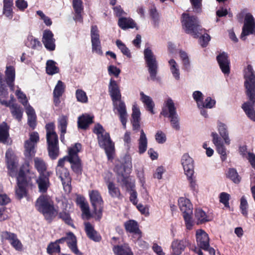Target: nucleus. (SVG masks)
Wrapping results in <instances>:
<instances>
[{"label": "nucleus", "instance_id": "f257e3e1", "mask_svg": "<svg viewBox=\"0 0 255 255\" xmlns=\"http://www.w3.org/2000/svg\"><path fill=\"white\" fill-rule=\"evenodd\" d=\"M5 162L8 174L11 177H16L17 186L15 187V195L17 198L21 199L27 194L26 187L32 178L35 177V174L31 172L29 164L24 163L17 171L18 160L11 149H8L5 153Z\"/></svg>", "mask_w": 255, "mask_h": 255}, {"label": "nucleus", "instance_id": "f03ea898", "mask_svg": "<svg viewBox=\"0 0 255 255\" xmlns=\"http://www.w3.org/2000/svg\"><path fill=\"white\" fill-rule=\"evenodd\" d=\"M122 165H117L115 170L119 174L118 182L130 192V201L134 204H137V192L135 190V184L128 177L132 168L131 158L129 155H126L122 161Z\"/></svg>", "mask_w": 255, "mask_h": 255}, {"label": "nucleus", "instance_id": "7ed1b4c3", "mask_svg": "<svg viewBox=\"0 0 255 255\" xmlns=\"http://www.w3.org/2000/svg\"><path fill=\"white\" fill-rule=\"evenodd\" d=\"M89 195L93 208V214L90 213L88 204L84 201H81L80 207L82 211V216L87 219L93 217L97 220H100L102 216L104 203L101 194L97 190H92L89 191Z\"/></svg>", "mask_w": 255, "mask_h": 255}, {"label": "nucleus", "instance_id": "20e7f679", "mask_svg": "<svg viewBox=\"0 0 255 255\" xmlns=\"http://www.w3.org/2000/svg\"><path fill=\"white\" fill-rule=\"evenodd\" d=\"M93 131L97 135L100 146L105 149L108 159H112L115 153V146L109 134L105 130L103 126L100 124H97L95 126Z\"/></svg>", "mask_w": 255, "mask_h": 255}, {"label": "nucleus", "instance_id": "39448f33", "mask_svg": "<svg viewBox=\"0 0 255 255\" xmlns=\"http://www.w3.org/2000/svg\"><path fill=\"white\" fill-rule=\"evenodd\" d=\"M35 206L48 221H51L57 214V210L54 208L53 201L48 195L40 196L37 199Z\"/></svg>", "mask_w": 255, "mask_h": 255}, {"label": "nucleus", "instance_id": "423d86ee", "mask_svg": "<svg viewBox=\"0 0 255 255\" xmlns=\"http://www.w3.org/2000/svg\"><path fill=\"white\" fill-rule=\"evenodd\" d=\"M181 23L185 31L194 37H199V35L202 33L199 31H201L202 28L196 17L190 15L188 13H184L182 15Z\"/></svg>", "mask_w": 255, "mask_h": 255}, {"label": "nucleus", "instance_id": "0eeeda50", "mask_svg": "<svg viewBox=\"0 0 255 255\" xmlns=\"http://www.w3.org/2000/svg\"><path fill=\"white\" fill-rule=\"evenodd\" d=\"M196 239L197 246L199 248L195 247L193 251L198 255H203L201 249L207 251L210 255H215V250L209 245L208 235L203 230L199 229L196 232Z\"/></svg>", "mask_w": 255, "mask_h": 255}, {"label": "nucleus", "instance_id": "6e6552de", "mask_svg": "<svg viewBox=\"0 0 255 255\" xmlns=\"http://www.w3.org/2000/svg\"><path fill=\"white\" fill-rule=\"evenodd\" d=\"M244 85L246 94L252 103L255 102V73L251 65H248L244 70Z\"/></svg>", "mask_w": 255, "mask_h": 255}, {"label": "nucleus", "instance_id": "1a4fd4ad", "mask_svg": "<svg viewBox=\"0 0 255 255\" xmlns=\"http://www.w3.org/2000/svg\"><path fill=\"white\" fill-rule=\"evenodd\" d=\"M144 58L148 68L151 80L156 79L158 64L155 56L150 48H146L144 50Z\"/></svg>", "mask_w": 255, "mask_h": 255}, {"label": "nucleus", "instance_id": "9d476101", "mask_svg": "<svg viewBox=\"0 0 255 255\" xmlns=\"http://www.w3.org/2000/svg\"><path fill=\"white\" fill-rule=\"evenodd\" d=\"M125 227L126 231L133 234V238L137 239V243L138 245L143 246V248H147V244L140 240L141 238V232L139 229L137 223L134 220H128L125 223Z\"/></svg>", "mask_w": 255, "mask_h": 255}, {"label": "nucleus", "instance_id": "9b49d317", "mask_svg": "<svg viewBox=\"0 0 255 255\" xmlns=\"http://www.w3.org/2000/svg\"><path fill=\"white\" fill-rule=\"evenodd\" d=\"M29 138L24 143V155L26 157H31L35 154V147L39 141L38 133L36 131L29 133Z\"/></svg>", "mask_w": 255, "mask_h": 255}, {"label": "nucleus", "instance_id": "f8f14e48", "mask_svg": "<svg viewBox=\"0 0 255 255\" xmlns=\"http://www.w3.org/2000/svg\"><path fill=\"white\" fill-rule=\"evenodd\" d=\"M46 139L49 156L52 159H55L59 154L58 136L56 132L48 133L46 134Z\"/></svg>", "mask_w": 255, "mask_h": 255}, {"label": "nucleus", "instance_id": "ddd939ff", "mask_svg": "<svg viewBox=\"0 0 255 255\" xmlns=\"http://www.w3.org/2000/svg\"><path fill=\"white\" fill-rule=\"evenodd\" d=\"M255 33V20L253 16L250 13L246 14L244 19V24L241 35V38L243 40L246 37L250 34Z\"/></svg>", "mask_w": 255, "mask_h": 255}, {"label": "nucleus", "instance_id": "4468645a", "mask_svg": "<svg viewBox=\"0 0 255 255\" xmlns=\"http://www.w3.org/2000/svg\"><path fill=\"white\" fill-rule=\"evenodd\" d=\"M92 51L93 53L99 55L103 54L99 31L97 26H92L91 29Z\"/></svg>", "mask_w": 255, "mask_h": 255}, {"label": "nucleus", "instance_id": "2eb2a0df", "mask_svg": "<svg viewBox=\"0 0 255 255\" xmlns=\"http://www.w3.org/2000/svg\"><path fill=\"white\" fill-rule=\"evenodd\" d=\"M114 109L118 112L120 120L124 128H126V123L128 115L127 112L126 106L124 101L121 99L113 101Z\"/></svg>", "mask_w": 255, "mask_h": 255}, {"label": "nucleus", "instance_id": "dca6fc26", "mask_svg": "<svg viewBox=\"0 0 255 255\" xmlns=\"http://www.w3.org/2000/svg\"><path fill=\"white\" fill-rule=\"evenodd\" d=\"M189 245L190 242L186 239L173 240L170 246L171 255H180Z\"/></svg>", "mask_w": 255, "mask_h": 255}, {"label": "nucleus", "instance_id": "f3484780", "mask_svg": "<svg viewBox=\"0 0 255 255\" xmlns=\"http://www.w3.org/2000/svg\"><path fill=\"white\" fill-rule=\"evenodd\" d=\"M56 174L60 178L65 191L70 193L71 190V179L67 169L60 167L59 169H56Z\"/></svg>", "mask_w": 255, "mask_h": 255}, {"label": "nucleus", "instance_id": "a211bd4d", "mask_svg": "<svg viewBox=\"0 0 255 255\" xmlns=\"http://www.w3.org/2000/svg\"><path fill=\"white\" fill-rule=\"evenodd\" d=\"M181 163L186 176L193 175L194 173V160L188 153L184 154L181 159Z\"/></svg>", "mask_w": 255, "mask_h": 255}, {"label": "nucleus", "instance_id": "6ab92c4d", "mask_svg": "<svg viewBox=\"0 0 255 255\" xmlns=\"http://www.w3.org/2000/svg\"><path fill=\"white\" fill-rule=\"evenodd\" d=\"M211 136L212 142L216 148L217 151L220 154L222 161H225L227 158L226 149L222 139L216 132H212Z\"/></svg>", "mask_w": 255, "mask_h": 255}, {"label": "nucleus", "instance_id": "aec40b11", "mask_svg": "<svg viewBox=\"0 0 255 255\" xmlns=\"http://www.w3.org/2000/svg\"><path fill=\"white\" fill-rule=\"evenodd\" d=\"M54 35L50 30H45L43 33L42 42L45 47L49 51L55 49V39Z\"/></svg>", "mask_w": 255, "mask_h": 255}, {"label": "nucleus", "instance_id": "412c9836", "mask_svg": "<svg viewBox=\"0 0 255 255\" xmlns=\"http://www.w3.org/2000/svg\"><path fill=\"white\" fill-rule=\"evenodd\" d=\"M176 114L177 113L174 103L171 98H168L164 102L161 115L167 117Z\"/></svg>", "mask_w": 255, "mask_h": 255}, {"label": "nucleus", "instance_id": "4be33fe9", "mask_svg": "<svg viewBox=\"0 0 255 255\" xmlns=\"http://www.w3.org/2000/svg\"><path fill=\"white\" fill-rule=\"evenodd\" d=\"M217 60L222 72L225 74L230 73V61L228 54L225 52L220 53L217 57Z\"/></svg>", "mask_w": 255, "mask_h": 255}, {"label": "nucleus", "instance_id": "5701e85b", "mask_svg": "<svg viewBox=\"0 0 255 255\" xmlns=\"http://www.w3.org/2000/svg\"><path fill=\"white\" fill-rule=\"evenodd\" d=\"M109 92L112 101L121 99V94L117 82L111 78L109 85Z\"/></svg>", "mask_w": 255, "mask_h": 255}, {"label": "nucleus", "instance_id": "b1692460", "mask_svg": "<svg viewBox=\"0 0 255 255\" xmlns=\"http://www.w3.org/2000/svg\"><path fill=\"white\" fill-rule=\"evenodd\" d=\"M178 206L183 213V215L185 214H192L193 206L190 201L185 198L180 197L179 198Z\"/></svg>", "mask_w": 255, "mask_h": 255}, {"label": "nucleus", "instance_id": "393cba45", "mask_svg": "<svg viewBox=\"0 0 255 255\" xmlns=\"http://www.w3.org/2000/svg\"><path fill=\"white\" fill-rule=\"evenodd\" d=\"M140 112L137 104H134L132 107L131 123L133 130H137L140 128Z\"/></svg>", "mask_w": 255, "mask_h": 255}, {"label": "nucleus", "instance_id": "a878e982", "mask_svg": "<svg viewBox=\"0 0 255 255\" xmlns=\"http://www.w3.org/2000/svg\"><path fill=\"white\" fill-rule=\"evenodd\" d=\"M66 239V243L71 251L77 255H81L77 246V240L74 235L72 233L67 234Z\"/></svg>", "mask_w": 255, "mask_h": 255}, {"label": "nucleus", "instance_id": "bb28decb", "mask_svg": "<svg viewBox=\"0 0 255 255\" xmlns=\"http://www.w3.org/2000/svg\"><path fill=\"white\" fill-rule=\"evenodd\" d=\"M140 100L143 103L146 110L149 112L151 114H154L155 112L153 108L155 105L152 98L145 95L143 92L140 93Z\"/></svg>", "mask_w": 255, "mask_h": 255}, {"label": "nucleus", "instance_id": "cd10ccee", "mask_svg": "<svg viewBox=\"0 0 255 255\" xmlns=\"http://www.w3.org/2000/svg\"><path fill=\"white\" fill-rule=\"evenodd\" d=\"M25 109L27 115L28 125L33 129L36 126V116L35 111L31 106H28Z\"/></svg>", "mask_w": 255, "mask_h": 255}, {"label": "nucleus", "instance_id": "c85d7f7f", "mask_svg": "<svg viewBox=\"0 0 255 255\" xmlns=\"http://www.w3.org/2000/svg\"><path fill=\"white\" fill-rule=\"evenodd\" d=\"M72 5L75 13L74 19L77 21L81 22L82 21L81 13L83 10L82 1L81 0H73Z\"/></svg>", "mask_w": 255, "mask_h": 255}, {"label": "nucleus", "instance_id": "c756f323", "mask_svg": "<svg viewBox=\"0 0 255 255\" xmlns=\"http://www.w3.org/2000/svg\"><path fill=\"white\" fill-rule=\"evenodd\" d=\"M6 80L11 91L14 90L13 83L15 79V69L13 66H6L5 70Z\"/></svg>", "mask_w": 255, "mask_h": 255}, {"label": "nucleus", "instance_id": "7c9ffc66", "mask_svg": "<svg viewBox=\"0 0 255 255\" xmlns=\"http://www.w3.org/2000/svg\"><path fill=\"white\" fill-rule=\"evenodd\" d=\"M82 149V145L79 143H76L74 145L68 148V160H77L79 158L78 153Z\"/></svg>", "mask_w": 255, "mask_h": 255}, {"label": "nucleus", "instance_id": "2f4dec72", "mask_svg": "<svg viewBox=\"0 0 255 255\" xmlns=\"http://www.w3.org/2000/svg\"><path fill=\"white\" fill-rule=\"evenodd\" d=\"M147 138L145 133L143 129L140 130V134L138 139V152L140 154H143L147 150Z\"/></svg>", "mask_w": 255, "mask_h": 255}, {"label": "nucleus", "instance_id": "473e14b6", "mask_svg": "<svg viewBox=\"0 0 255 255\" xmlns=\"http://www.w3.org/2000/svg\"><path fill=\"white\" fill-rule=\"evenodd\" d=\"M217 129L220 135L224 139L225 143L227 144H230V139L229 136L227 126L221 122H218L217 123Z\"/></svg>", "mask_w": 255, "mask_h": 255}, {"label": "nucleus", "instance_id": "72a5a7b5", "mask_svg": "<svg viewBox=\"0 0 255 255\" xmlns=\"http://www.w3.org/2000/svg\"><path fill=\"white\" fill-rule=\"evenodd\" d=\"M36 182L39 191L42 193L46 192L50 185L48 177L46 175L41 174Z\"/></svg>", "mask_w": 255, "mask_h": 255}, {"label": "nucleus", "instance_id": "f704fd0d", "mask_svg": "<svg viewBox=\"0 0 255 255\" xmlns=\"http://www.w3.org/2000/svg\"><path fill=\"white\" fill-rule=\"evenodd\" d=\"M85 231L88 237L95 242L100 241L101 237L98 233L94 230L93 227L89 223H86L85 224Z\"/></svg>", "mask_w": 255, "mask_h": 255}, {"label": "nucleus", "instance_id": "c9c22d12", "mask_svg": "<svg viewBox=\"0 0 255 255\" xmlns=\"http://www.w3.org/2000/svg\"><path fill=\"white\" fill-rule=\"evenodd\" d=\"M113 251L117 255H133L130 248L126 244L122 246H114Z\"/></svg>", "mask_w": 255, "mask_h": 255}, {"label": "nucleus", "instance_id": "e433bc0d", "mask_svg": "<svg viewBox=\"0 0 255 255\" xmlns=\"http://www.w3.org/2000/svg\"><path fill=\"white\" fill-rule=\"evenodd\" d=\"M168 65L173 77L177 80L180 79V69L178 64L173 59L168 61Z\"/></svg>", "mask_w": 255, "mask_h": 255}, {"label": "nucleus", "instance_id": "4c0bfd02", "mask_svg": "<svg viewBox=\"0 0 255 255\" xmlns=\"http://www.w3.org/2000/svg\"><path fill=\"white\" fill-rule=\"evenodd\" d=\"M93 117L87 114L83 115L78 118V125L79 128L86 129L93 122Z\"/></svg>", "mask_w": 255, "mask_h": 255}, {"label": "nucleus", "instance_id": "58836bf2", "mask_svg": "<svg viewBox=\"0 0 255 255\" xmlns=\"http://www.w3.org/2000/svg\"><path fill=\"white\" fill-rule=\"evenodd\" d=\"M194 214L198 224L204 223L210 220V217L201 208L196 209Z\"/></svg>", "mask_w": 255, "mask_h": 255}, {"label": "nucleus", "instance_id": "ea45409f", "mask_svg": "<svg viewBox=\"0 0 255 255\" xmlns=\"http://www.w3.org/2000/svg\"><path fill=\"white\" fill-rule=\"evenodd\" d=\"M118 25L123 29L133 28L136 26L135 23L131 18L125 17L119 18Z\"/></svg>", "mask_w": 255, "mask_h": 255}, {"label": "nucleus", "instance_id": "a19ab883", "mask_svg": "<svg viewBox=\"0 0 255 255\" xmlns=\"http://www.w3.org/2000/svg\"><path fill=\"white\" fill-rule=\"evenodd\" d=\"M10 112L14 118L16 119L18 121H20L23 115V110L22 108L17 104H10Z\"/></svg>", "mask_w": 255, "mask_h": 255}, {"label": "nucleus", "instance_id": "79ce46f5", "mask_svg": "<svg viewBox=\"0 0 255 255\" xmlns=\"http://www.w3.org/2000/svg\"><path fill=\"white\" fill-rule=\"evenodd\" d=\"M249 102L244 103L242 108L245 112L248 117L252 121L255 122V111L253 109V106L255 104L252 103L250 100Z\"/></svg>", "mask_w": 255, "mask_h": 255}, {"label": "nucleus", "instance_id": "37998d69", "mask_svg": "<svg viewBox=\"0 0 255 255\" xmlns=\"http://www.w3.org/2000/svg\"><path fill=\"white\" fill-rule=\"evenodd\" d=\"M7 97L8 92L5 89V86L0 87V103L1 105L6 107L10 106V104L14 101L13 96L11 97V100L9 101L6 100Z\"/></svg>", "mask_w": 255, "mask_h": 255}, {"label": "nucleus", "instance_id": "c03bdc74", "mask_svg": "<svg viewBox=\"0 0 255 255\" xmlns=\"http://www.w3.org/2000/svg\"><path fill=\"white\" fill-rule=\"evenodd\" d=\"M46 72L49 75L58 73L59 69L57 66V63L52 60H48L46 64Z\"/></svg>", "mask_w": 255, "mask_h": 255}, {"label": "nucleus", "instance_id": "a18cd8bd", "mask_svg": "<svg viewBox=\"0 0 255 255\" xmlns=\"http://www.w3.org/2000/svg\"><path fill=\"white\" fill-rule=\"evenodd\" d=\"M67 121L68 117L63 115L61 116L58 119V128L61 132V140L62 141L64 139V134L66 132Z\"/></svg>", "mask_w": 255, "mask_h": 255}, {"label": "nucleus", "instance_id": "49530a36", "mask_svg": "<svg viewBox=\"0 0 255 255\" xmlns=\"http://www.w3.org/2000/svg\"><path fill=\"white\" fill-rule=\"evenodd\" d=\"M109 194L113 198H119L121 195L119 189L112 182L106 181Z\"/></svg>", "mask_w": 255, "mask_h": 255}, {"label": "nucleus", "instance_id": "de8ad7c7", "mask_svg": "<svg viewBox=\"0 0 255 255\" xmlns=\"http://www.w3.org/2000/svg\"><path fill=\"white\" fill-rule=\"evenodd\" d=\"M9 136L8 127L6 123L0 125V142L5 143Z\"/></svg>", "mask_w": 255, "mask_h": 255}, {"label": "nucleus", "instance_id": "09e8293b", "mask_svg": "<svg viewBox=\"0 0 255 255\" xmlns=\"http://www.w3.org/2000/svg\"><path fill=\"white\" fill-rule=\"evenodd\" d=\"M15 94L19 102L24 106L25 109L28 106H30L28 104V101L26 95L21 91L18 87H17Z\"/></svg>", "mask_w": 255, "mask_h": 255}, {"label": "nucleus", "instance_id": "8fccbe9b", "mask_svg": "<svg viewBox=\"0 0 255 255\" xmlns=\"http://www.w3.org/2000/svg\"><path fill=\"white\" fill-rule=\"evenodd\" d=\"M34 162L35 168L39 172L40 175L42 174L47 168L45 162L41 158L37 157L34 158Z\"/></svg>", "mask_w": 255, "mask_h": 255}, {"label": "nucleus", "instance_id": "3c124183", "mask_svg": "<svg viewBox=\"0 0 255 255\" xmlns=\"http://www.w3.org/2000/svg\"><path fill=\"white\" fill-rule=\"evenodd\" d=\"M75 96L78 102L86 104L88 102V98L86 93L81 89H78L75 91Z\"/></svg>", "mask_w": 255, "mask_h": 255}, {"label": "nucleus", "instance_id": "603ef678", "mask_svg": "<svg viewBox=\"0 0 255 255\" xmlns=\"http://www.w3.org/2000/svg\"><path fill=\"white\" fill-rule=\"evenodd\" d=\"M65 85L64 83L61 80L58 81L53 91V95L62 96L65 91Z\"/></svg>", "mask_w": 255, "mask_h": 255}, {"label": "nucleus", "instance_id": "864d4df0", "mask_svg": "<svg viewBox=\"0 0 255 255\" xmlns=\"http://www.w3.org/2000/svg\"><path fill=\"white\" fill-rule=\"evenodd\" d=\"M116 43L117 47L124 55L127 56L128 58L131 57L130 50L122 41L117 40Z\"/></svg>", "mask_w": 255, "mask_h": 255}, {"label": "nucleus", "instance_id": "5fc2aeb1", "mask_svg": "<svg viewBox=\"0 0 255 255\" xmlns=\"http://www.w3.org/2000/svg\"><path fill=\"white\" fill-rule=\"evenodd\" d=\"M216 101L210 97H207L201 103V106L199 108H206V109H212L215 107Z\"/></svg>", "mask_w": 255, "mask_h": 255}, {"label": "nucleus", "instance_id": "6e6d98bb", "mask_svg": "<svg viewBox=\"0 0 255 255\" xmlns=\"http://www.w3.org/2000/svg\"><path fill=\"white\" fill-rule=\"evenodd\" d=\"M60 252V248L57 243H51L47 248V252L50 255H54L56 254L59 253Z\"/></svg>", "mask_w": 255, "mask_h": 255}, {"label": "nucleus", "instance_id": "4d7b16f0", "mask_svg": "<svg viewBox=\"0 0 255 255\" xmlns=\"http://www.w3.org/2000/svg\"><path fill=\"white\" fill-rule=\"evenodd\" d=\"M205 31V29H203L201 31H199V32H202V33L199 35V37H197L199 38V42L202 47L206 46L211 39L209 34L204 33Z\"/></svg>", "mask_w": 255, "mask_h": 255}, {"label": "nucleus", "instance_id": "13d9d810", "mask_svg": "<svg viewBox=\"0 0 255 255\" xmlns=\"http://www.w3.org/2000/svg\"><path fill=\"white\" fill-rule=\"evenodd\" d=\"M227 176L235 183H239L240 182L241 177L238 175L236 170L234 168L229 169Z\"/></svg>", "mask_w": 255, "mask_h": 255}, {"label": "nucleus", "instance_id": "bf43d9fd", "mask_svg": "<svg viewBox=\"0 0 255 255\" xmlns=\"http://www.w3.org/2000/svg\"><path fill=\"white\" fill-rule=\"evenodd\" d=\"M71 164V168L73 171L77 173L81 172L82 166L79 158L77 160H68Z\"/></svg>", "mask_w": 255, "mask_h": 255}, {"label": "nucleus", "instance_id": "052dcab7", "mask_svg": "<svg viewBox=\"0 0 255 255\" xmlns=\"http://www.w3.org/2000/svg\"><path fill=\"white\" fill-rule=\"evenodd\" d=\"M138 178L142 187V189L144 190L145 192V199L146 200L148 199L149 195L146 189V181L144 175L142 172L139 173L138 174Z\"/></svg>", "mask_w": 255, "mask_h": 255}, {"label": "nucleus", "instance_id": "680f3d73", "mask_svg": "<svg viewBox=\"0 0 255 255\" xmlns=\"http://www.w3.org/2000/svg\"><path fill=\"white\" fill-rule=\"evenodd\" d=\"M16 236L14 233L7 231H2L0 233V238L2 242L7 240L10 243Z\"/></svg>", "mask_w": 255, "mask_h": 255}, {"label": "nucleus", "instance_id": "e2e57ef3", "mask_svg": "<svg viewBox=\"0 0 255 255\" xmlns=\"http://www.w3.org/2000/svg\"><path fill=\"white\" fill-rule=\"evenodd\" d=\"M168 117L170 119V123L172 127L177 130H179L180 125L179 123V117L177 114L172 116H170Z\"/></svg>", "mask_w": 255, "mask_h": 255}, {"label": "nucleus", "instance_id": "0e129e2a", "mask_svg": "<svg viewBox=\"0 0 255 255\" xmlns=\"http://www.w3.org/2000/svg\"><path fill=\"white\" fill-rule=\"evenodd\" d=\"M155 139L159 144H163L166 141V136L161 130H158L155 134Z\"/></svg>", "mask_w": 255, "mask_h": 255}, {"label": "nucleus", "instance_id": "69168bd1", "mask_svg": "<svg viewBox=\"0 0 255 255\" xmlns=\"http://www.w3.org/2000/svg\"><path fill=\"white\" fill-rule=\"evenodd\" d=\"M248 202L245 197L243 196L241 199L240 209L242 214L245 216H247L248 215Z\"/></svg>", "mask_w": 255, "mask_h": 255}, {"label": "nucleus", "instance_id": "338daca9", "mask_svg": "<svg viewBox=\"0 0 255 255\" xmlns=\"http://www.w3.org/2000/svg\"><path fill=\"white\" fill-rule=\"evenodd\" d=\"M193 98L197 103L198 108L201 106V103L203 101V95L199 91H196L193 93Z\"/></svg>", "mask_w": 255, "mask_h": 255}, {"label": "nucleus", "instance_id": "774afa93", "mask_svg": "<svg viewBox=\"0 0 255 255\" xmlns=\"http://www.w3.org/2000/svg\"><path fill=\"white\" fill-rule=\"evenodd\" d=\"M192 214H185L183 215L186 227L187 229L190 230L192 229L193 226H194V222L192 220Z\"/></svg>", "mask_w": 255, "mask_h": 255}]
</instances>
